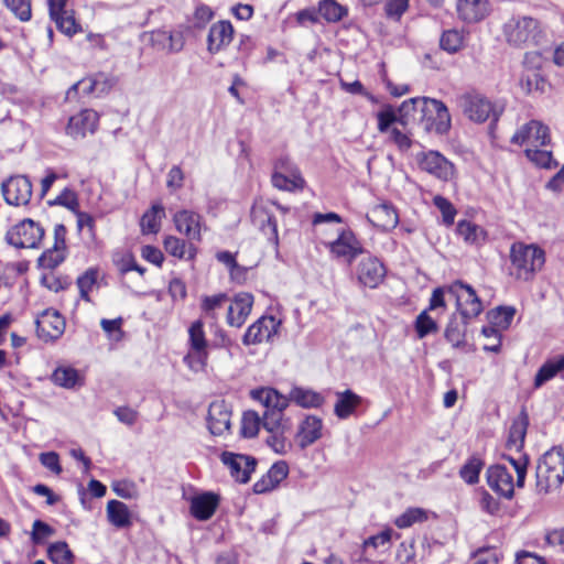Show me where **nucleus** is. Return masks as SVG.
<instances>
[{"mask_svg": "<svg viewBox=\"0 0 564 564\" xmlns=\"http://www.w3.org/2000/svg\"><path fill=\"white\" fill-rule=\"evenodd\" d=\"M250 397L265 409L262 414V426L268 432V446L276 454L285 455L292 448V422L284 414L289 399L269 387L251 390Z\"/></svg>", "mask_w": 564, "mask_h": 564, "instance_id": "obj_1", "label": "nucleus"}, {"mask_svg": "<svg viewBox=\"0 0 564 564\" xmlns=\"http://www.w3.org/2000/svg\"><path fill=\"white\" fill-rule=\"evenodd\" d=\"M399 124L411 129L419 124L425 131L446 133L451 128V116L447 107L440 100L427 97H415L402 102L398 109Z\"/></svg>", "mask_w": 564, "mask_h": 564, "instance_id": "obj_2", "label": "nucleus"}, {"mask_svg": "<svg viewBox=\"0 0 564 564\" xmlns=\"http://www.w3.org/2000/svg\"><path fill=\"white\" fill-rule=\"evenodd\" d=\"M502 35L506 43L514 48L543 46L549 43L545 23L531 15H511L502 24Z\"/></svg>", "mask_w": 564, "mask_h": 564, "instance_id": "obj_3", "label": "nucleus"}, {"mask_svg": "<svg viewBox=\"0 0 564 564\" xmlns=\"http://www.w3.org/2000/svg\"><path fill=\"white\" fill-rule=\"evenodd\" d=\"M535 478L539 494H549L561 487L564 481V452L562 448H552L539 459Z\"/></svg>", "mask_w": 564, "mask_h": 564, "instance_id": "obj_4", "label": "nucleus"}, {"mask_svg": "<svg viewBox=\"0 0 564 564\" xmlns=\"http://www.w3.org/2000/svg\"><path fill=\"white\" fill-rule=\"evenodd\" d=\"M510 259L511 274L517 279L528 281L534 272L542 269L545 254L539 247L517 242L511 247Z\"/></svg>", "mask_w": 564, "mask_h": 564, "instance_id": "obj_5", "label": "nucleus"}, {"mask_svg": "<svg viewBox=\"0 0 564 564\" xmlns=\"http://www.w3.org/2000/svg\"><path fill=\"white\" fill-rule=\"evenodd\" d=\"M447 295L455 300L456 313L465 317L473 319L482 312V304L476 291L463 281L447 285Z\"/></svg>", "mask_w": 564, "mask_h": 564, "instance_id": "obj_6", "label": "nucleus"}, {"mask_svg": "<svg viewBox=\"0 0 564 564\" xmlns=\"http://www.w3.org/2000/svg\"><path fill=\"white\" fill-rule=\"evenodd\" d=\"M463 113L475 122H485L490 117L496 121L499 113L492 102L479 94H464L457 99Z\"/></svg>", "mask_w": 564, "mask_h": 564, "instance_id": "obj_7", "label": "nucleus"}, {"mask_svg": "<svg viewBox=\"0 0 564 564\" xmlns=\"http://www.w3.org/2000/svg\"><path fill=\"white\" fill-rule=\"evenodd\" d=\"M44 236V229L32 219H24L7 234V240L17 248H36Z\"/></svg>", "mask_w": 564, "mask_h": 564, "instance_id": "obj_8", "label": "nucleus"}, {"mask_svg": "<svg viewBox=\"0 0 564 564\" xmlns=\"http://www.w3.org/2000/svg\"><path fill=\"white\" fill-rule=\"evenodd\" d=\"M419 167L434 177L448 182L453 178L455 169L444 155L437 151L421 152L416 155Z\"/></svg>", "mask_w": 564, "mask_h": 564, "instance_id": "obj_9", "label": "nucleus"}, {"mask_svg": "<svg viewBox=\"0 0 564 564\" xmlns=\"http://www.w3.org/2000/svg\"><path fill=\"white\" fill-rule=\"evenodd\" d=\"M551 141L549 127L539 120H531L523 124L511 138L514 144L527 148H543Z\"/></svg>", "mask_w": 564, "mask_h": 564, "instance_id": "obj_10", "label": "nucleus"}, {"mask_svg": "<svg viewBox=\"0 0 564 564\" xmlns=\"http://www.w3.org/2000/svg\"><path fill=\"white\" fill-rule=\"evenodd\" d=\"M1 189L9 205L25 206L32 197V183L24 175L9 177L2 183Z\"/></svg>", "mask_w": 564, "mask_h": 564, "instance_id": "obj_11", "label": "nucleus"}, {"mask_svg": "<svg viewBox=\"0 0 564 564\" xmlns=\"http://www.w3.org/2000/svg\"><path fill=\"white\" fill-rule=\"evenodd\" d=\"M35 323L37 336L45 341L59 338L65 330V319L53 308L45 310Z\"/></svg>", "mask_w": 564, "mask_h": 564, "instance_id": "obj_12", "label": "nucleus"}, {"mask_svg": "<svg viewBox=\"0 0 564 564\" xmlns=\"http://www.w3.org/2000/svg\"><path fill=\"white\" fill-rule=\"evenodd\" d=\"M220 459L228 467L230 475L242 484L250 480V475L257 465V460L253 457L230 452H224Z\"/></svg>", "mask_w": 564, "mask_h": 564, "instance_id": "obj_13", "label": "nucleus"}, {"mask_svg": "<svg viewBox=\"0 0 564 564\" xmlns=\"http://www.w3.org/2000/svg\"><path fill=\"white\" fill-rule=\"evenodd\" d=\"M280 325L281 321L274 316H262L248 327L242 341L245 345H256L263 340H270L278 334Z\"/></svg>", "mask_w": 564, "mask_h": 564, "instance_id": "obj_14", "label": "nucleus"}, {"mask_svg": "<svg viewBox=\"0 0 564 564\" xmlns=\"http://www.w3.org/2000/svg\"><path fill=\"white\" fill-rule=\"evenodd\" d=\"M116 85V78L105 74L98 73L89 78H85L74 84L66 94V97L69 99L72 95H75L78 90L83 94H95L96 96H100L110 91V89Z\"/></svg>", "mask_w": 564, "mask_h": 564, "instance_id": "obj_15", "label": "nucleus"}, {"mask_svg": "<svg viewBox=\"0 0 564 564\" xmlns=\"http://www.w3.org/2000/svg\"><path fill=\"white\" fill-rule=\"evenodd\" d=\"M173 221L176 230L186 236L188 241H200L202 240V216L193 210L182 209L174 214Z\"/></svg>", "mask_w": 564, "mask_h": 564, "instance_id": "obj_16", "label": "nucleus"}, {"mask_svg": "<svg viewBox=\"0 0 564 564\" xmlns=\"http://www.w3.org/2000/svg\"><path fill=\"white\" fill-rule=\"evenodd\" d=\"M386 276L383 263L376 257L368 256L357 267V278L364 286L375 289Z\"/></svg>", "mask_w": 564, "mask_h": 564, "instance_id": "obj_17", "label": "nucleus"}, {"mask_svg": "<svg viewBox=\"0 0 564 564\" xmlns=\"http://www.w3.org/2000/svg\"><path fill=\"white\" fill-rule=\"evenodd\" d=\"M488 486L503 498L511 499L514 494L513 476L503 465L490 466L487 470Z\"/></svg>", "mask_w": 564, "mask_h": 564, "instance_id": "obj_18", "label": "nucleus"}, {"mask_svg": "<svg viewBox=\"0 0 564 564\" xmlns=\"http://www.w3.org/2000/svg\"><path fill=\"white\" fill-rule=\"evenodd\" d=\"M328 247L334 257L343 258L348 263L362 253L361 243L351 230H343L336 240L329 242Z\"/></svg>", "mask_w": 564, "mask_h": 564, "instance_id": "obj_19", "label": "nucleus"}, {"mask_svg": "<svg viewBox=\"0 0 564 564\" xmlns=\"http://www.w3.org/2000/svg\"><path fill=\"white\" fill-rule=\"evenodd\" d=\"M99 116L93 109H84L72 116L66 127V133L72 138H85L94 133L98 127Z\"/></svg>", "mask_w": 564, "mask_h": 564, "instance_id": "obj_20", "label": "nucleus"}, {"mask_svg": "<svg viewBox=\"0 0 564 564\" xmlns=\"http://www.w3.org/2000/svg\"><path fill=\"white\" fill-rule=\"evenodd\" d=\"M67 0H47L51 19L64 34L72 36L78 31L72 10L66 8Z\"/></svg>", "mask_w": 564, "mask_h": 564, "instance_id": "obj_21", "label": "nucleus"}, {"mask_svg": "<svg viewBox=\"0 0 564 564\" xmlns=\"http://www.w3.org/2000/svg\"><path fill=\"white\" fill-rule=\"evenodd\" d=\"M231 411L224 400H216L208 408V429L214 435H221L230 427Z\"/></svg>", "mask_w": 564, "mask_h": 564, "instance_id": "obj_22", "label": "nucleus"}, {"mask_svg": "<svg viewBox=\"0 0 564 564\" xmlns=\"http://www.w3.org/2000/svg\"><path fill=\"white\" fill-rule=\"evenodd\" d=\"M253 305V296L250 293H238L228 307L227 323L232 327H241Z\"/></svg>", "mask_w": 564, "mask_h": 564, "instance_id": "obj_23", "label": "nucleus"}, {"mask_svg": "<svg viewBox=\"0 0 564 564\" xmlns=\"http://www.w3.org/2000/svg\"><path fill=\"white\" fill-rule=\"evenodd\" d=\"M234 37V28L229 21H219L213 24L207 36V50L209 53H218L228 46Z\"/></svg>", "mask_w": 564, "mask_h": 564, "instance_id": "obj_24", "label": "nucleus"}, {"mask_svg": "<svg viewBox=\"0 0 564 564\" xmlns=\"http://www.w3.org/2000/svg\"><path fill=\"white\" fill-rule=\"evenodd\" d=\"M323 421L316 415H306L299 424L295 434L301 448H305L322 437Z\"/></svg>", "mask_w": 564, "mask_h": 564, "instance_id": "obj_25", "label": "nucleus"}, {"mask_svg": "<svg viewBox=\"0 0 564 564\" xmlns=\"http://www.w3.org/2000/svg\"><path fill=\"white\" fill-rule=\"evenodd\" d=\"M218 503L219 497L213 492L197 495L191 500V514L199 521H206L213 517Z\"/></svg>", "mask_w": 564, "mask_h": 564, "instance_id": "obj_26", "label": "nucleus"}, {"mask_svg": "<svg viewBox=\"0 0 564 564\" xmlns=\"http://www.w3.org/2000/svg\"><path fill=\"white\" fill-rule=\"evenodd\" d=\"M251 219L269 239L278 242L276 220L269 206L264 204H256L251 209Z\"/></svg>", "mask_w": 564, "mask_h": 564, "instance_id": "obj_27", "label": "nucleus"}, {"mask_svg": "<svg viewBox=\"0 0 564 564\" xmlns=\"http://www.w3.org/2000/svg\"><path fill=\"white\" fill-rule=\"evenodd\" d=\"M367 219L382 230L393 229L399 223L395 209L387 203L375 206L367 215Z\"/></svg>", "mask_w": 564, "mask_h": 564, "instance_id": "obj_28", "label": "nucleus"}, {"mask_svg": "<svg viewBox=\"0 0 564 564\" xmlns=\"http://www.w3.org/2000/svg\"><path fill=\"white\" fill-rule=\"evenodd\" d=\"M470 318L458 313H453L444 332V336L453 347H459L465 344L467 325Z\"/></svg>", "mask_w": 564, "mask_h": 564, "instance_id": "obj_29", "label": "nucleus"}, {"mask_svg": "<svg viewBox=\"0 0 564 564\" xmlns=\"http://www.w3.org/2000/svg\"><path fill=\"white\" fill-rule=\"evenodd\" d=\"M457 12L465 22H478L487 15L488 2L486 0H459Z\"/></svg>", "mask_w": 564, "mask_h": 564, "instance_id": "obj_30", "label": "nucleus"}, {"mask_svg": "<svg viewBox=\"0 0 564 564\" xmlns=\"http://www.w3.org/2000/svg\"><path fill=\"white\" fill-rule=\"evenodd\" d=\"M289 474V467L285 462H278L271 466L267 476L253 485L257 494H262L278 486Z\"/></svg>", "mask_w": 564, "mask_h": 564, "instance_id": "obj_31", "label": "nucleus"}, {"mask_svg": "<svg viewBox=\"0 0 564 564\" xmlns=\"http://www.w3.org/2000/svg\"><path fill=\"white\" fill-rule=\"evenodd\" d=\"M286 398L289 403L292 401L304 409H317L325 402V398L321 393L303 387H294Z\"/></svg>", "mask_w": 564, "mask_h": 564, "instance_id": "obj_32", "label": "nucleus"}, {"mask_svg": "<svg viewBox=\"0 0 564 564\" xmlns=\"http://www.w3.org/2000/svg\"><path fill=\"white\" fill-rule=\"evenodd\" d=\"M108 521L118 529L129 528L132 524V513L128 506L119 500H110L106 508Z\"/></svg>", "mask_w": 564, "mask_h": 564, "instance_id": "obj_33", "label": "nucleus"}, {"mask_svg": "<svg viewBox=\"0 0 564 564\" xmlns=\"http://www.w3.org/2000/svg\"><path fill=\"white\" fill-rule=\"evenodd\" d=\"M163 246L165 251L175 258L193 260L196 257L197 248L193 241H184L175 236H166Z\"/></svg>", "mask_w": 564, "mask_h": 564, "instance_id": "obj_34", "label": "nucleus"}, {"mask_svg": "<svg viewBox=\"0 0 564 564\" xmlns=\"http://www.w3.org/2000/svg\"><path fill=\"white\" fill-rule=\"evenodd\" d=\"M337 401L334 412L338 419L345 420L349 417L357 406L362 402V398L351 390L336 392Z\"/></svg>", "mask_w": 564, "mask_h": 564, "instance_id": "obj_35", "label": "nucleus"}, {"mask_svg": "<svg viewBox=\"0 0 564 564\" xmlns=\"http://www.w3.org/2000/svg\"><path fill=\"white\" fill-rule=\"evenodd\" d=\"M564 370V354L546 360L534 377V387L540 388Z\"/></svg>", "mask_w": 564, "mask_h": 564, "instance_id": "obj_36", "label": "nucleus"}, {"mask_svg": "<svg viewBox=\"0 0 564 564\" xmlns=\"http://www.w3.org/2000/svg\"><path fill=\"white\" fill-rule=\"evenodd\" d=\"M457 234L469 245L480 246L487 239L486 230L477 224L460 220L457 224Z\"/></svg>", "mask_w": 564, "mask_h": 564, "instance_id": "obj_37", "label": "nucleus"}, {"mask_svg": "<svg viewBox=\"0 0 564 564\" xmlns=\"http://www.w3.org/2000/svg\"><path fill=\"white\" fill-rule=\"evenodd\" d=\"M519 84L525 94L544 93L547 86L541 73L533 70H522Z\"/></svg>", "mask_w": 564, "mask_h": 564, "instance_id": "obj_38", "label": "nucleus"}, {"mask_svg": "<svg viewBox=\"0 0 564 564\" xmlns=\"http://www.w3.org/2000/svg\"><path fill=\"white\" fill-rule=\"evenodd\" d=\"M165 212L162 205H153L141 218V230L143 234H156L161 227V220Z\"/></svg>", "mask_w": 564, "mask_h": 564, "instance_id": "obj_39", "label": "nucleus"}, {"mask_svg": "<svg viewBox=\"0 0 564 564\" xmlns=\"http://www.w3.org/2000/svg\"><path fill=\"white\" fill-rule=\"evenodd\" d=\"M392 536V530L387 529L380 532L379 534L369 536L362 543V555L358 560V562H370V558L368 557V552L370 549H379V547H386L388 549L391 542Z\"/></svg>", "mask_w": 564, "mask_h": 564, "instance_id": "obj_40", "label": "nucleus"}, {"mask_svg": "<svg viewBox=\"0 0 564 564\" xmlns=\"http://www.w3.org/2000/svg\"><path fill=\"white\" fill-rule=\"evenodd\" d=\"M318 13L327 21V22H338L345 15H347L348 10L346 7L339 4L335 0H321L318 3Z\"/></svg>", "mask_w": 564, "mask_h": 564, "instance_id": "obj_41", "label": "nucleus"}, {"mask_svg": "<svg viewBox=\"0 0 564 564\" xmlns=\"http://www.w3.org/2000/svg\"><path fill=\"white\" fill-rule=\"evenodd\" d=\"M188 344L192 350L198 351H207L208 341L205 337L204 330V322L202 319H197L193 322L188 328Z\"/></svg>", "mask_w": 564, "mask_h": 564, "instance_id": "obj_42", "label": "nucleus"}, {"mask_svg": "<svg viewBox=\"0 0 564 564\" xmlns=\"http://www.w3.org/2000/svg\"><path fill=\"white\" fill-rule=\"evenodd\" d=\"M52 381L59 387L73 389L80 383V376L73 367H58L52 373Z\"/></svg>", "mask_w": 564, "mask_h": 564, "instance_id": "obj_43", "label": "nucleus"}, {"mask_svg": "<svg viewBox=\"0 0 564 564\" xmlns=\"http://www.w3.org/2000/svg\"><path fill=\"white\" fill-rule=\"evenodd\" d=\"M304 178L301 174H289L283 172H274L272 175V184L274 187L284 191H294L304 187Z\"/></svg>", "mask_w": 564, "mask_h": 564, "instance_id": "obj_44", "label": "nucleus"}, {"mask_svg": "<svg viewBox=\"0 0 564 564\" xmlns=\"http://www.w3.org/2000/svg\"><path fill=\"white\" fill-rule=\"evenodd\" d=\"M527 417L523 416L514 421L510 427L507 446L509 449L520 451L524 443L527 433Z\"/></svg>", "mask_w": 564, "mask_h": 564, "instance_id": "obj_45", "label": "nucleus"}, {"mask_svg": "<svg viewBox=\"0 0 564 564\" xmlns=\"http://www.w3.org/2000/svg\"><path fill=\"white\" fill-rule=\"evenodd\" d=\"M262 426V416L258 412L249 410L243 412L241 419V434L245 437H254Z\"/></svg>", "mask_w": 564, "mask_h": 564, "instance_id": "obj_46", "label": "nucleus"}, {"mask_svg": "<svg viewBox=\"0 0 564 564\" xmlns=\"http://www.w3.org/2000/svg\"><path fill=\"white\" fill-rule=\"evenodd\" d=\"M527 158L539 167L552 169L557 166V162L553 159L550 150L541 148H527Z\"/></svg>", "mask_w": 564, "mask_h": 564, "instance_id": "obj_47", "label": "nucleus"}, {"mask_svg": "<svg viewBox=\"0 0 564 564\" xmlns=\"http://www.w3.org/2000/svg\"><path fill=\"white\" fill-rule=\"evenodd\" d=\"M48 558L54 564H73L74 555L66 542H55L47 549Z\"/></svg>", "mask_w": 564, "mask_h": 564, "instance_id": "obj_48", "label": "nucleus"}, {"mask_svg": "<svg viewBox=\"0 0 564 564\" xmlns=\"http://www.w3.org/2000/svg\"><path fill=\"white\" fill-rule=\"evenodd\" d=\"M427 519V512L422 508H409L400 514L394 524L400 529H405L414 523H421Z\"/></svg>", "mask_w": 564, "mask_h": 564, "instance_id": "obj_49", "label": "nucleus"}, {"mask_svg": "<svg viewBox=\"0 0 564 564\" xmlns=\"http://www.w3.org/2000/svg\"><path fill=\"white\" fill-rule=\"evenodd\" d=\"M514 314V307L500 306L490 313L491 323L495 328L507 329L511 325Z\"/></svg>", "mask_w": 564, "mask_h": 564, "instance_id": "obj_50", "label": "nucleus"}, {"mask_svg": "<svg viewBox=\"0 0 564 564\" xmlns=\"http://www.w3.org/2000/svg\"><path fill=\"white\" fill-rule=\"evenodd\" d=\"M227 300L228 296L225 293L205 295L200 300V310L206 316L215 318V312L221 308Z\"/></svg>", "mask_w": 564, "mask_h": 564, "instance_id": "obj_51", "label": "nucleus"}, {"mask_svg": "<svg viewBox=\"0 0 564 564\" xmlns=\"http://www.w3.org/2000/svg\"><path fill=\"white\" fill-rule=\"evenodd\" d=\"M482 468V462L478 457H470L460 468V477L469 485H474L479 480V474Z\"/></svg>", "mask_w": 564, "mask_h": 564, "instance_id": "obj_52", "label": "nucleus"}, {"mask_svg": "<svg viewBox=\"0 0 564 564\" xmlns=\"http://www.w3.org/2000/svg\"><path fill=\"white\" fill-rule=\"evenodd\" d=\"M440 45L442 50L454 54L463 46V35L457 30H447L442 34Z\"/></svg>", "mask_w": 564, "mask_h": 564, "instance_id": "obj_53", "label": "nucleus"}, {"mask_svg": "<svg viewBox=\"0 0 564 564\" xmlns=\"http://www.w3.org/2000/svg\"><path fill=\"white\" fill-rule=\"evenodd\" d=\"M434 205L442 213L443 224L452 226L454 224L457 210L454 205L445 197L436 195L433 198Z\"/></svg>", "mask_w": 564, "mask_h": 564, "instance_id": "obj_54", "label": "nucleus"}, {"mask_svg": "<svg viewBox=\"0 0 564 564\" xmlns=\"http://www.w3.org/2000/svg\"><path fill=\"white\" fill-rule=\"evenodd\" d=\"M155 41L161 42L164 47H167L171 52H178L183 47L182 36L180 34L174 35L166 31H156L153 33Z\"/></svg>", "mask_w": 564, "mask_h": 564, "instance_id": "obj_55", "label": "nucleus"}, {"mask_svg": "<svg viewBox=\"0 0 564 564\" xmlns=\"http://www.w3.org/2000/svg\"><path fill=\"white\" fill-rule=\"evenodd\" d=\"M97 282V271L89 269L77 279V286L79 289L80 297L87 302L90 301L89 292L93 290Z\"/></svg>", "mask_w": 564, "mask_h": 564, "instance_id": "obj_56", "label": "nucleus"}, {"mask_svg": "<svg viewBox=\"0 0 564 564\" xmlns=\"http://www.w3.org/2000/svg\"><path fill=\"white\" fill-rule=\"evenodd\" d=\"M436 322L427 314L426 311L422 312L415 321V330L419 338H424L431 333L437 332Z\"/></svg>", "mask_w": 564, "mask_h": 564, "instance_id": "obj_57", "label": "nucleus"}, {"mask_svg": "<svg viewBox=\"0 0 564 564\" xmlns=\"http://www.w3.org/2000/svg\"><path fill=\"white\" fill-rule=\"evenodd\" d=\"M4 3L21 21L31 19V0H4Z\"/></svg>", "mask_w": 564, "mask_h": 564, "instance_id": "obj_58", "label": "nucleus"}, {"mask_svg": "<svg viewBox=\"0 0 564 564\" xmlns=\"http://www.w3.org/2000/svg\"><path fill=\"white\" fill-rule=\"evenodd\" d=\"M506 459L510 463L517 474L516 485L519 488L524 486L527 469L529 464V458L527 455H522L519 458H513L511 456L506 457Z\"/></svg>", "mask_w": 564, "mask_h": 564, "instance_id": "obj_59", "label": "nucleus"}, {"mask_svg": "<svg viewBox=\"0 0 564 564\" xmlns=\"http://www.w3.org/2000/svg\"><path fill=\"white\" fill-rule=\"evenodd\" d=\"M50 204L63 206L72 212H76L79 207L78 197L70 188H64L63 192Z\"/></svg>", "mask_w": 564, "mask_h": 564, "instance_id": "obj_60", "label": "nucleus"}, {"mask_svg": "<svg viewBox=\"0 0 564 564\" xmlns=\"http://www.w3.org/2000/svg\"><path fill=\"white\" fill-rule=\"evenodd\" d=\"M378 130L382 133L388 132L390 126L399 123V112H395L392 107H387L377 115Z\"/></svg>", "mask_w": 564, "mask_h": 564, "instance_id": "obj_61", "label": "nucleus"}, {"mask_svg": "<svg viewBox=\"0 0 564 564\" xmlns=\"http://www.w3.org/2000/svg\"><path fill=\"white\" fill-rule=\"evenodd\" d=\"M54 534V529L47 523L35 520L33 522V530L31 532V540L34 544H41L43 541Z\"/></svg>", "mask_w": 564, "mask_h": 564, "instance_id": "obj_62", "label": "nucleus"}, {"mask_svg": "<svg viewBox=\"0 0 564 564\" xmlns=\"http://www.w3.org/2000/svg\"><path fill=\"white\" fill-rule=\"evenodd\" d=\"M409 7V0H387L384 13L390 19L399 20Z\"/></svg>", "mask_w": 564, "mask_h": 564, "instance_id": "obj_63", "label": "nucleus"}, {"mask_svg": "<svg viewBox=\"0 0 564 564\" xmlns=\"http://www.w3.org/2000/svg\"><path fill=\"white\" fill-rule=\"evenodd\" d=\"M471 564H498V553L495 549H480L475 552Z\"/></svg>", "mask_w": 564, "mask_h": 564, "instance_id": "obj_64", "label": "nucleus"}]
</instances>
